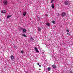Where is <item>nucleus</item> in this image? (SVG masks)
I'll return each instance as SVG.
<instances>
[{"instance_id": "obj_19", "label": "nucleus", "mask_w": 73, "mask_h": 73, "mask_svg": "<svg viewBox=\"0 0 73 73\" xmlns=\"http://www.w3.org/2000/svg\"><path fill=\"white\" fill-rule=\"evenodd\" d=\"M57 16H60V14L59 13H58L57 15Z\"/></svg>"}, {"instance_id": "obj_23", "label": "nucleus", "mask_w": 73, "mask_h": 73, "mask_svg": "<svg viewBox=\"0 0 73 73\" xmlns=\"http://www.w3.org/2000/svg\"><path fill=\"white\" fill-rule=\"evenodd\" d=\"M67 34L69 35V36H70V34L69 33H68Z\"/></svg>"}, {"instance_id": "obj_4", "label": "nucleus", "mask_w": 73, "mask_h": 73, "mask_svg": "<svg viewBox=\"0 0 73 73\" xmlns=\"http://www.w3.org/2000/svg\"><path fill=\"white\" fill-rule=\"evenodd\" d=\"M34 49L35 50V51L36 52H37V53H39V51H38V50H37V48L36 47H35Z\"/></svg>"}, {"instance_id": "obj_17", "label": "nucleus", "mask_w": 73, "mask_h": 73, "mask_svg": "<svg viewBox=\"0 0 73 73\" xmlns=\"http://www.w3.org/2000/svg\"><path fill=\"white\" fill-rule=\"evenodd\" d=\"M52 23L54 24H56V23L55 22V21H52Z\"/></svg>"}, {"instance_id": "obj_26", "label": "nucleus", "mask_w": 73, "mask_h": 73, "mask_svg": "<svg viewBox=\"0 0 73 73\" xmlns=\"http://www.w3.org/2000/svg\"><path fill=\"white\" fill-rule=\"evenodd\" d=\"M70 73H73V72H72L71 71H70Z\"/></svg>"}, {"instance_id": "obj_8", "label": "nucleus", "mask_w": 73, "mask_h": 73, "mask_svg": "<svg viewBox=\"0 0 73 73\" xmlns=\"http://www.w3.org/2000/svg\"><path fill=\"white\" fill-rule=\"evenodd\" d=\"M26 15H27V12H25L23 13V16H25Z\"/></svg>"}, {"instance_id": "obj_15", "label": "nucleus", "mask_w": 73, "mask_h": 73, "mask_svg": "<svg viewBox=\"0 0 73 73\" xmlns=\"http://www.w3.org/2000/svg\"><path fill=\"white\" fill-rule=\"evenodd\" d=\"M11 16H12V15H8L7 16V19H8V18H9V17H11Z\"/></svg>"}, {"instance_id": "obj_29", "label": "nucleus", "mask_w": 73, "mask_h": 73, "mask_svg": "<svg viewBox=\"0 0 73 73\" xmlns=\"http://www.w3.org/2000/svg\"><path fill=\"white\" fill-rule=\"evenodd\" d=\"M39 70H41V69H39Z\"/></svg>"}, {"instance_id": "obj_27", "label": "nucleus", "mask_w": 73, "mask_h": 73, "mask_svg": "<svg viewBox=\"0 0 73 73\" xmlns=\"http://www.w3.org/2000/svg\"><path fill=\"white\" fill-rule=\"evenodd\" d=\"M46 16H48V14H46Z\"/></svg>"}, {"instance_id": "obj_18", "label": "nucleus", "mask_w": 73, "mask_h": 73, "mask_svg": "<svg viewBox=\"0 0 73 73\" xmlns=\"http://www.w3.org/2000/svg\"><path fill=\"white\" fill-rule=\"evenodd\" d=\"M38 31H41V28L40 27H39L38 28Z\"/></svg>"}, {"instance_id": "obj_24", "label": "nucleus", "mask_w": 73, "mask_h": 73, "mask_svg": "<svg viewBox=\"0 0 73 73\" xmlns=\"http://www.w3.org/2000/svg\"><path fill=\"white\" fill-rule=\"evenodd\" d=\"M21 52L22 53H24V51H21Z\"/></svg>"}, {"instance_id": "obj_7", "label": "nucleus", "mask_w": 73, "mask_h": 73, "mask_svg": "<svg viewBox=\"0 0 73 73\" xmlns=\"http://www.w3.org/2000/svg\"><path fill=\"white\" fill-rule=\"evenodd\" d=\"M52 66L53 69H55V68H56V66L55 65V64L52 65Z\"/></svg>"}, {"instance_id": "obj_10", "label": "nucleus", "mask_w": 73, "mask_h": 73, "mask_svg": "<svg viewBox=\"0 0 73 73\" xmlns=\"http://www.w3.org/2000/svg\"><path fill=\"white\" fill-rule=\"evenodd\" d=\"M22 36L23 37H27V36H26V35H25V34H22Z\"/></svg>"}, {"instance_id": "obj_11", "label": "nucleus", "mask_w": 73, "mask_h": 73, "mask_svg": "<svg viewBox=\"0 0 73 73\" xmlns=\"http://www.w3.org/2000/svg\"><path fill=\"white\" fill-rule=\"evenodd\" d=\"M48 71H49L51 69V68H50V67H48L47 69Z\"/></svg>"}, {"instance_id": "obj_2", "label": "nucleus", "mask_w": 73, "mask_h": 73, "mask_svg": "<svg viewBox=\"0 0 73 73\" xmlns=\"http://www.w3.org/2000/svg\"><path fill=\"white\" fill-rule=\"evenodd\" d=\"M66 15V13L65 12H63L62 13L61 16L62 17H64V16H65Z\"/></svg>"}, {"instance_id": "obj_16", "label": "nucleus", "mask_w": 73, "mask_h": 73, "mask_svg": "<svg viewBox=\"0 0 73 73\" xmlns=\"http://www.w3.org/2000/svg\"><path fill=\"white\" fill-rule=\"evenodd\" d=\"M37 19L38 21H40V18L39 17H38Z\"/></svg>"}, {"instance_id": "obj_28", "label": "nucleus", "mask_w": 73, "mask_h": 73, "mask_svg": "<svg viewBox=\"0 0 73 73\" xmlns=\"http://www.w3.org/2000/svg\"><path fill=\"white\" fill-rule=\"evenodd\" d=\"M37 65H39V63H37Z\"/></svg>"}, {"instance_id": "obj_13", "label": "nucleus", "mask_w": 73, "mask_h": 73, "mask_svg": "<svg viewBox=\"0 0 73 73\" xmlns=\"http://www.w3.org/2000/svg\"><path fill=\"white\" fill-rule=\"evenodd\" d=\"M46 25H47V26H48V27H49V26H50V24L49 23H46Z\"/></svg>"}, {"instance_id": "obj_20", "label": "nucleus", "mask_w": 73, "mask_h": 73, "mask_svg": "<svg viewBox=\"0 0 73 73\" xmlns=\"http://www.w3.org/2000/svg\"><path fill=\"white\" fill-rule=\"evenodd\" d=\"M66 31L67 32H69V30H67Z\"/></svg>"}, {"instance_id": "obj_14", "label": "nucleus", "mask_w": 73, "mask_h": 73, "mask_svg": "<svg viewBox=\"0 0 73 73\" xmlns=\"http://www.w3.org/2000/svg\"><path fill=\"white\" fill-rule=\"evenodd\" d=\"M23 32H26V29H23Z\"/></svg>"}, {"instance_id": "obj_3", "label": "nucleus", "mask_w": 73, "mask_h": 73, "mask_svg": "<svg viewBox=\"0 0 73 73\" xmlns=\"http://www.w3.org/2000/svg\"><path fill=\"white\" fill-rule=\"evenodd\" d=\"M64 3L65 5H67L69 4V1H66L64 2Z\"/></svg>"}, {"instance_id": "obj_12", "label": "nucleus", "mask_w": 73, "mask_h": 73, "mask_svg": "<svg viewBox=\"0 0 73 73\" xmlns=\"http://www.w3.org/2000/svg\"><path fill=\"white\" fill-rule=\"evenodd\" d=\"M51 7L52 8H54V5L53 4H52L51 5Z\"/></svg>"}, {"instance_id": "obj_22", "label": "nucleus", "mask_w": 73, "mask_h": 73, "mask_svg": "<svg viewBox=\"0 0 73 73\" xmlns=\"http://www.w3.org/2000/svg\"><path fill=\"white\" fill-rule=\"evenodd\" d=\"M31 39L32 40H33V38H32V37H31Z\"/></svg>"}, {"instance_id": "obj_1", "label": "nucleus", "mask_w": 73, "mask_h": 73, "mask_svg": "<svg viewBox=\"0 0 73 73\" xmlns=\"http://www.w3.org/2000/svg\"><path fill=\"white\" fill-rule=\"evenodd\" d=\"M3 3L4 5L7 6L8 5V1L7 0H4L3 1Z\"/></svg>"}, {"instance_id": "obj_21", "label": "nucleus", "mask_w": 73, "mask_h": 73, "mask_svg": "<svg viewBox=\"0 0 73 73\" xmlns=\"http://www.w3.org/2000/svg\"><path fill=\"white\" fill-rule=\"evenodd\" d=\"M53 1H54V0H51V3H53Z\"/></svg>"}, {"instance_id": "obj_25", "label": "nucleus", "mask_w": 73, "mask_h": 73, "mask_svg": "<svg viewBox=\"0 0 73 73\" xmlns=\"http://www.w3.org/2000/svg\"><path fill=\"white\" fill-rule=\"evenodd\" d=\"M39 67H41V65H39Z\"/></svg>"}, {"instance_id": "obj_5", "label": "nucleus", "mask_w": 73, "mask_h": 73, "mask_svg": "<svg viewBox=\"0 0 73 73\" xmlns=\"http://www.w3.org/2000/svg\"><path fill=\"white\" fill-rule=\"evenodd\" d=\"M11 60H14L15 59V57L13 55H11L10 57Z\"/></svg>"}, {"instance_id": "obj_6", "label": "nucleus", "mask_w": 73, "mask_h": 73, "mask_svg": "<svg viewBox=\"0 0 73 73\" xmlns=\"http://www.w3.org/2000/svg\"><path fill=\"white\" fill-rule=\"evenodd\" d=\"M6 12H7V11L4 10H2L1 11L2 13H6Z\"/></svg>"}, {"instance_id": "obj_9", "label": "nucleus", "mask_w": 73, "mask_h": 73, "mask_svg": "<svg viewBox=\"0 0 73 73\" xmlns=\"http://www.w3.org/2000/svg\"><path fill=\"white\" fill-rule=\"evenodd\" d=\"M19 31H21V30H23V28L21 27H19Z\"/></svg>"}]
</instances>
